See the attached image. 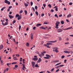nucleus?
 <instances>
[{
    "label": "nucleus",
    "instance_id": "nucleus-8",
    "mask_svg": "<svg viewBox=\"0 0 73 73\" xmlns=\"http://www.w3.org/2000/svg\"><path fill=\"white\" fill-rule=\"evenodd\" d=\"M64 66V65H60L59 66H58L57 67H56V69H58V68L59 67H62V66Z\"/></svg>",
    "mask_w": 73,
    "mask_h": 73
},
{
    "label": "nucleus",
    "instance_id": "nucleus-61",
    "mask_svg": "<svg viewBox=\"0 0 73 73\" xmlns=\"http://www.w3.org/2000/svg\"><path fill=\"white\" fill-rule=\"evenodd\" d=\"M44 42L43 41H42L41 42V44H42H42H44Z\"/></svg>",
    "mask_w": 73,
    "mask_h": 73
},
{
    "label": "nucleus",
    "instance_id": "nucleus-4",
    "mask_svg": "<svg viewBox=\"0 0 73 73\" xmlns=\"http://www.w3.org/2000/svg\"><path fill=\"white\" fill-rule=\"evenodd\" d=\"M53 51L56 52V53H58V50L55 47L53 48Z\"/></svg>",
    "mask_w": 73,
    "mask_h": 73
},
{
    "label": "nucleus",
    "instance_id": "nucleus-43",
    "mask_svg": "<svg viewBox=\"0 0 73 73\" xmlns=\"http://www.w3.org/2000/svg\"><path fill=\"white\" fill-rule=\"evenodd\" d=\"M16 56L17 57H19L20 56V55H19V54H16Z\"/></svg>",
    "mask_w": 73,
    "mask_h": 73
},
{
    "label": "nucleus",
    "instance_id": "nucleus-23",
    "mask_svg": "<svg viewBox=\"0 0 73 73\" xmlns=\"http://www.w3.org/2000/svg\"><path fill=\"white\" fill-rule=\"evenodd\" d=\"M60 23L62 24H64V21H61Z\"/></svg>",
    "mask_w": 73,
    "mask_h": 73
},
{
    "label": "nucleus",
    "instance_id": "nucleus-44",
    "mask_svg": "<svg viewBox=\"0 0 73 73\" xmlns=\"http://www.w3.org/2000/svg\"><path fill=\"white\" fill-rule=\"evenodd\" d=\"M43 24H48V23L46 22H44Z\"/></svg>",
    "mask_w": 73,
    "mask_h": 73
},
{
    "label": "nucleus",
    "instance_id": "nucleus-62",
    "mask_svg": "<svg viewBox=\"0 0 73 73\" xmlns=\"http://www.w3.org/2000/svg\"><path fill=\"white\" fill-rule=\"evenodd\" d=\"M6 21L7 22H8V19H7L6 20Z\"/></svg>",
    "mask_w": 73,
    "mask_h": 73
},
{
    "label": "nucleus",
    "instance_id": "nucleus-15",
    "mask_svg": "<svg viewBox=\"0 0 73 73\" xmlns=\"http://www.w3.org/2000/svg\"><path fill=\"white\" fill-rule=\"evenodd\" d=\"M9 18H10V19H12V18H13V17H14L13 16L11 15H9Z\"/></svg>",
    "mask_w": 73,
    "mask_h": 73
},
{
    "label": "nucleus",
    "instance_id": "nucleus-13",
    "mask_svg": "<svg viewBox=\"0 0 73 73\" xmlns=\"http://www.w3.org/2000/svg\"><path fill=\"white\" fill-rule=\"evenodd\" d=\"M4 48V46L2 44H1L0 45V49L1 50Z\"/></svg>",
    "mask_w": 73,
    "mask_h": 73
},
{
    "label": "nucleus",
    "instance_id": "nucleus-7",
    "mask_svg": "<svg viewBox=\"0 0 73 73\" xmlns=\"http://www.w3.org/2000/svg\"><path fill=\"white\" fill-rule=\"evenodd\" d=\"M35 62H32V64L33 68H35Z\"/></svg>",
    "mask_w": 73,
    "mask_h": 73
},
{
    "label": "nucleus",
    "instance_id": "nucleus-39",
    "mask_svg": "<svg viewBox=\"0 0 73 73\" xmlns=\"http://www.w3.org/2000/svg\"><path fill=\"white\" fill-rule=\"evenodd\" d=\"M54 70V68H52L51 70V72H53V71Z\"/></svg>",
    "mask_w": 73,
    "mask_h": 73
},
{
    "label": "nucleus",
    "instance_id": "nucleus-14",
    "mask_svg": "<svg viewBox=\"0 0 73 73\" xmlns=\"http://www.w3.org/2000/svg\"><path fill=\"white\" fill-rule=\"evenodd\" d=\"M33 60H34V61H37L38 60V58H34L33 59Z\"/></svg>",
    "mask_w": 73,
    "mask_h": 73
},
{
    "label": "nucleus",
    "instance_id": "nucleus-60",
    "mask_svg": "<svg viewBox=\"0 0 73 73\" xmlns=\"http://www.w3.org/2000/svg\"><path fill=\"white\" fill-rule=\"evenodd\" d=\"M51 11L52 12H54V10H53V9H51Z\"/></svg>",
    "mask_w": 73,
    "mask_h": 73
},
{
    "label": "nucleus",
    "instance_id": "nucleus-56",
    "mask_svg": "<svg viewBox=\"0 0 73 73\" xmlns=\"http://www.w3.org/2000/svg\"><path fill=\"white\" fill-rule=\"evenodd\" d=\"M66 21H67V22H68V23H69V20L68 19H66Z\"/></svg>",
    "mask_w": 73,
    "mask_h": 73
},
{
    "label": "nucleus",
    "instance_id": "nucleus-20",
    "mask_svg": "<svg viewBox=\"0 0 73 73\" xmlns=\"http://www.w3.org/2000/svg\"><path fill=\"white\" fill-rule=\"evenodd\" d=\"M40 29H46L43 27H40Z\"/></svg>",
    "mask_w": 73,
    "mask_h": 73
},
{
    "label": "nucleus",
    "instance_id": "nucleus-18",
    "mask_svg": "<svg viewBox=\"0 0 73 73\" xmlns=\"http://www.w3.org/2000/svg\"><path fill=\"white\" fill-rule=\"evenodd\" d=\"M31 40H32L33 39V34L32 33H31Z\"/></svg>",
    "mask_w": 73,
    "mask_h": 73
},
{
    "label": "nucleus",
    "instance_id": "nucleus-26",
    "mask_svg": "<svg viewBox=\"0 0 73 73\" xmlns=\"http://www.w3.org/2000/svg\"><path fill=\"white\" fill-rule=\"evenodd\" d=\"M48 7H49V8H52V6H51V5L50 4H49L48 5Z\"/></svg>",
    "mask_w": 73,
    "mask_h": 73
},
{
    "label": "nucleus",
    "instance_id": "nucleus-63",
    "mask_svg": "<svg viewBox=\"0 0 73 73\" xmlns=\"http://www.w3.org/2000/svg\"><path fill=\"white\" fill-rule=\"evenodd\" d=\"M62 14H60L59 16V17H62Z\"/></svg>",
    "mask_w": 73,
    "mask_h": 73
},
{
    "label": "nucleus",
    "instance_id": "nucleus-51",
    "mask_svg": "<svg viewBox=\"0 0 73 73\" xmlns=\"http://www.w3.org/2000/svg\"><path fill=\"white\" fill-rule=\"evenodd\" d=\"M5 25H8V22H5Z\"/></svg>",
    "mask_w": 73,
    "mask_h": 73
},
{
    "label": "nucleus",
    "instance_id": "nucleus-46",
    "mask_svg": "<svg viewBox=\"0 0 73 73\" xmlns=\"http://www.w3.org/2000/svg\"><path fill=\"white\" fill-rule=\"evenodd\" d=\"M15 68H17V67H18V65H16L15 66Z\"/></svg>",
    "mask_w": 73,
    "mask_h": 73
},
{
    "label": "nucleus",
    "instance_id": "nucleus-27",
    "mask_svg": "<svg viewBox=\"0 0 73 73\" xmlns=\"http://www.w3.org/2000/svg\"><path fill=\"white\" fill-rule=\"evenodd\" d=\"M26 45L27 46H29V44L28 43H27Z\"/></svg>",
    "mask_w": 73,
    "mask_h": 73
},
{
    "label": "nucleus",
    "instance_id": "nucleus-47",
    "mask_svg": "<svg viewBox=\"0 0 73 73\" xmlns=\"http://www.w3.org/2000/svg\"><path fill=\"white\" fill-rule=\"evenodd\" d=\"M65 57V56H62L61 57V58H64Z\"/></svg>",
    "mask_w": 73,
    "mask_h": 73
},
{
    "label": "nucleus",
    "instance_id": "nucleus-3",
    "mask_svg": "<svg viewBox=\"0 0 73 73\" xmlns=\"http://www.w3.org/2000/svg\"><path fill=\"white\" fill-rule=\"evenodd\" d=\"M15 17H18L17 18L18 20H20V19H21L22 18L21 16H20V15L18 14H16Z\"/></svg>",
    "mask_w": 73,
    "mask_h": 73
},
{
    "label": "nucleus",
    "instance_id": "nucleus-10",
    "mask_svg": "<svg viewBox=\"0 0 73 73\" xmlns=\"http://www.w3.org/2000/svg\"><path fill=\"white\" fill-rule=\"evenodd\" d=\"M72 17V14L71 13L69 14H68L67 15V18H68L69 17Z\"/></svg>",
    "mask_w": 73,
    "mask_h": 73
},
{
    "label": "nucleus",
    "instance_id": "nucleus-16",
    "mask_svg": "<svg viewBox=\"0 0 73 73\" xmlns=\"http://www.w3.org/2000/svg\"><path fill=\"white\" fill-rule=\"evenodd\" d=\"M64 52L65 53H70V52L67 51H64Z\"/></svg>",
    "mask_w": 73,
    "mask_h": 73
},
{
    "label": "nucleus",
    "instance_id": "nucleus-64",
    "mask_svg": "<svg viewBox=\"0 0 73 73\" xmlns=\"http://www.w3.org/2000/svg\"><path fill=\"white\" fill-rule=\"evenodd\" d=\"M69 36H71V37H73V35H69Z\"/></svg>",
    "mask_w": 73,
    "mask_h": 73
},
{
    "label": "nucleus",
    "instance_id": "nucleus-52",
    "mask_svg": "<svg viewBox=\"0 0 73 73\" xmlns=\"http://www.w3.org/2000/svg\"><path fill=\"white\" fill-rule=\"evenodd\" d=\"M5 69L6 70V71L7 72H8V70H9V68H7L6 69Z\"/></svg>",
    "mask_w": 73,
    "mask_h": 73
},
{
    "label": "nucleus",
    "instance_id": "nucleus-36",
    "mask_svg": "<svg viewBox=\"0 0 73 73\" xmlns=\"http://www.w3.org/2000/svg\"><path fill=\"white\" fill-rule=\"evenodd\" d=\"M30 4H31V6H32V5H33V2H31L30 3Z\"/></svg>",
    "mask_w": 73,
    "mask_h": 73
},
{
    "label": "nucleus",
    "instance_id": "nucleus-25",
    "mask_svg": "<svg viewBox=\"0 0 73 73\" xmlns=\"http://www.w3.org/2000/svg\"><path fill=\"white\" fill-rule=\"evenodd\" d=\"M61 64V62H60L59 63L56 64L55 65V66H57V65H60V64Z\"/></svg>",
    "mask_w": 73,
    "mask_h": 73
},
{
    "label": "nucleus",
    "instance_id": "nucleus-17",
    "mask_svg": "<svg viewBox=\"0 0 73 73\" xmlns=\"http://www.w3.org/2000/svg\"><path fill=\"white\" fill-rule=\"evenodd\" d=\"M53 62H54V63H57V62H59V60H57L54 61Z\"/></svg>",
    "mask_w": 73,
    "mask_h": 73
},
{
    "label": "nucleus",
    "instance_id": "nucleus-58",
    "mask_svg": "<svg viewBox=\"0 0 73 73\" xmlns=\"http://www.w3.org/2000/svg\"><path fill=\"white\" fill-rule=\"evenodd\" d=\"M65 44H69V43L68 42H66V43H65Z\"/></svg>",
    "mask_w": 73,
    "mask_h": 73
},
{
    "label": "nucleus",
    "instance_id": "nucleus-59",
    "mask_svg": "<svg viewBox=\"0 0 73 73\" xmlns=\"http://www.w3.org/2000/svg\"><path fill=\"white\" fill-rule=\"evenodd\" d=\"M55 10L56 11H58V9H57V8H56Z\"/></svg>",
    "mask_w": 73,
    "mask_h": 73
},
{
    "label": "nucleus",
    "instance_id": "nucleus-22",
    "mask_svg": "<svg viewBox=\"0 0 73 73\" xmlns=\"http://www.w3.org/2000/svg\"><path fill=\"white\" fill-rule=\"evenodd\" d=\"M23 68H22V69L23 70H24V69L25 68V65L24 64H23Z\"/></svg>",
    "mask_w": 73,
    "mask_h": 73
},
{
    "label": "nucleus",
    "instance_id": "nucleus-57",
    "mask_svg": "<svg viewBox=\"0 0 73 73\" xmlns=\"http://www.w3.org/2000/svg\"><path fill=\"white\" fill-rule=\"evenodd\" d=\"M12 8V6H9V9H10V8Z\"/></svg>",
    "mask_w": 73,
    "mask_h": 73
},
{
    "label": "nucleus",
    "instance_id": "nucleus-19",
    "mask_svg": "<svg viewBox=\"0 0 73 73\" xmlns=\"http://www.w3.org/2000/svg\"><path fill=\"white\" fill-rule=\"evenodd\" d=\"M41 25V24L40 23H38L36 25V26L37 27H39V26H40Z\"/></svg>",
    "mask_w": 73,
    "mask_h": 73
},
{
    "label": "nucleus",
    "instance_id": "nucleus-33",
    "mask_svg": "<svg viewBox=\"0 0 73 73\" xmlns=\"http://www.w3.org/2000/svg\"><path fill=\"white\" fill-rule=\"evenodd\" d=\"M55 17H56L57 18H58V17L57 16V14H55L54 15Z\"/></svg>",
    "mask_w": 73,
    "mask_h": 73
},
{
    "label": "nucleus",
    "instance_id": "nucleus-2",
    "mask_svg": "<svg viewBox=\"0 0 73 73\" xmlns=\"http://www.w3.org/2000/svg\"><path fill=\"white\" fill-rule=\"evenodd\" d=\"M60 24V22H57L56 23H55V25H56L55 28H56V29H58V25Z\"/></svg>",
    "mask_w": 73,
    "mask_h": 73
},
{
    "label": "nucleus",
    "instance_id": "nucleus-34",
    "mask_svg": "<svg viewBox=\"0 0 73 73\" xmlns=\"http://www.w3.org/2000/svg\"><path fill=\"white\" fill-rule=\"evenodd\" d=\"M38 55L40 56V57L41 58V57H42V54H39Z\"/></svg>",
    "mask_w": 73,
    "mask_h": 73
},
{
    "label": "nucleus",
    "instance_id": "nucleus-21",
    "mask_svg": "<svg viewBox=\"0 0 73 73\" xmlns=\"http://www.w3.org/2000/svg\"><path fill=\"white\" fill-rule=\"evenodd\" d=\"M35 67H36V68H38V67H39V66L38 65V64H36L35 65Z\"/></svg>",
    "mask_w": 73,
    "mask_h": 73
},
{
    "label": "nucleus",
    "instance_id": "nucleus-29",
    "mask_svg": "<svg viewBox=\"0 0 73 73\" xmlns=\"http://www.w3.org/2000/svg\"><path fill=\"white\" fill-rule=\"evenodd\" d=\"M24 12L25 13V15H27V11L26 10H25Z\"/></svg>",
    "mask_w": 73,
    "mask_h": 73
},
{
    "label": "nucleus",
    "instance_id": "nucleus-24",
    "mask_svg": "<svg viewBox=\"0 0 73 73\" xmlns=\"http://www.w3.org/2000/svg\"><path fill=\"white\" fill-rule=\"evenodd\" d=\"M5 7H3L1 9V11H3V10H4V9H5Z\"/></svg>",
    "mask_w": 73,
    "mask_h": 73
},
{
    "label": "nucleus",
    "instance_id": "nucleus-28",
    "mask_svg": "<svg viewBox=\"0 0 73 73\" xmlns=\"http://www.w3.org/2000/svg\"><path fill=\"white\" fill-rule=\"evenodd\" d=\"M24 5L25 7H27L28 6V4L25 3L24 4Z\"/></svg>",
    "mask_w": 73,
    "mask_h": 73
},
{
    "label": "nucleus",
    "instance_id": "nucleus-1",
    "mask_svg": "<svg viewBox=\"0 0 73 73\" xmlns=\"http://www.w3.org/2000/svg\"><path fill=\"white\" fill-rule=\"evenodd\" d=\"M46 57H43L44 58H45L46 59H50V58H51V56L49 55L48 54H46Z\"/></svg>",
    "mask_w": 73,
    "mask_h": 73
},
{
    "label": "nucleus",
    "instance_id": "nucleus-31",
    "mask_svg": "<svg viewBox=\"0 0 73 73\" xmlns=\"http://www.w3.org/2000/svg\"><path fill=\"white\" fill-rule=\"evenodd\" d=\"M17 64V62H13L12 63V64L13 65V64Z\"/></svg>",
    "mask_w": 73,
    "mask_h": 73
},
{
    "label": "nucleus",
    "instance_id": "nucleus-32",
    "mask_svg": "<svg viewBox=\"0 0 73 73\" xmlns=\"http://www.w3.org/2000/svg\"><path fill=\"white\" fill-rule=\"evenodd\" d=\"M58 38H59V41H61V40L62 39V38H61V37L59 36Z\"/></svg>",
    "mask_w": 73,
    "mask_h": 73
},
{
    "label": "nucleus",
    "instance_id": "nucleus-55",
    "mask_svg": "<svg viewBox=\"0 0 73 73\" xmlns=\"http://www.w3.org/2000/svg\"><path fill=\"white\" fill-rule=\"evenodd\" d=\"M69 4L70 5H72V4H73V3H70Z\"/></svg>",
    "mask_w": 73,
    "mask_h": 73
},
{
    "label": "nucleus",
    "instance_id": "nucleus-50",
    "mask_svg": "<svg viewBox=\"0 0 73 73\" xmlns=\"http://www.w3.org/2000/svg\"><path fill=\"white\" fill-rule=\"evenodd\" d=\"M36 27H33V29L34 30H35V29H36Z\"/></svg>",
    "mask_w": 73,
    "mask_h": 73
},
{
    "label": "nucleus",
    "instance_id": "nucleus-30",
    "mask_svg": "<svg viewBox=\"0 0 73 73\" xmlns=\"http://www.w3.org/2000/svg\"><path fill=\"white\" fill-rule=\"evenodd\" d=\"M35 14L37 16L38 15V13L37 11H35Z\"/></svg>",
    "mask_w": 73,
    "mask_h": 73
},
{
    "label": "nucleus",
    "instance_id": "nucleus-12",
    "mask_svg": "<svg viewBox=\"0 0 73 73\" xmlns=\"http://www.w3.org/2000/svg\"><path fill=\"white\" fill-rule=\"evenodd\" d=\"M72 27H69L67 29H63V31H64L65 30H68V29H72Z\"/></svg>",
    "mask_w": 73,
    "mask_h": 73
},
{
    "label": "nucleus",
    "instance_id": "nucleus-38",
    "mask_svg": "<svg viewBox=\"0 0 73 73\" xmlns=\"http://www.w3.org/2000/svg\"><path fill=\"white\" fill-rule=\"evenodd\" d=\"M23 10H21L19 13H20H20H23Z\"/></svg>",
    "mask_w": 73,
    "mask_h": 73
},
{
    "label": "nucleus",
    "instance_id": "nucleus-9",
    "mask_svg": "<svg viewBox=\"0 0 73 73\" xmlns=\"http://www.w3.org/2000/svg\"><path fill=\"white\" fill-rule=\"evenodd\" d=\"M47 42H51L52 43H54V42H57V40H55L54 41H47Z\"/></svg>",
    "mask_w": 73,
    "mask_h": 73
},
{
    "label": "nucleus",
    "instance_id": "nucleus-6",
    "mask_svg": "<svg viewBox=\"0 0 73 73\" xmlns=\"http://www.w3.org/2000/svg\"><path fill=\"white\" fill-rule=\"evenodd\" d=\"M61 29H58L57 30V32H58V33H60V32H62L63 31L62 30H61Z\"/></svg>",
    "mask_w": 73,
    "mask_h": 73
},
{
    "label": "nucleus",
    "instance_id": "nucleus-37",
    "mask_svg": "<svg viewBox=\"0 0 73 73\" xmlns=\"http://www.w3.org/2000/svg\"><path fill=\"white\" fill-rule=\"evenodd\" d=\"M71 46L69 47V48H73V44L71 45Z\"/></svg>",
    "mask_w": 73,
    "mask_h": 73
},
{
    "label": "nucleus",
    "instance_id": "nucleus-48",
    "mask_svg": "<svg viewBox=\"0 0 73 73\" xmlns=\"http://www.w3.org/2000/svg\"><path fill=\"white\" fill-rule=\"evenodd\" d=\"M21 26L19 25V30H20L21 29Z\"/></svg>",
    "mask_w": 73,
    "mask_h": 73
},
{
    "label": "nucleus",
    "instance_id": "nucleus-35",
    "mask_svg": "<svg viewBox=\"0 0 73 73\" xmlns=\"http://www.w3.org/2000/svg\"><path fill=\"white\" fill-rule=\"evenodd\" d=\"M32 8L33 10V12H35V8H34V7H32Z\"/></svg>",
    "mask_w": 73,
    "mask_h": 73
},
{
    "label": "nucleus",
    "instance_id": "nucleus-42",
    "mask_svg": "<svg viewBox=\"0 0 73 73\" xmlns=\"http://www.w3.org/2000/svg\"><path fill=\"white\" fill-rule=\"evenodd\" d=\"M35 8L36 10H37V6H36L35 7Z\"/></svg>",
    "mask_w": 73,
    "mask_h": 73
},
{
    "label": "nucleus",
    "instance_id": "nucleus-53",
    "mask_svg": "<svg viewBox=\"0 0 73 73\" xmlns=\"http://www.w3.org/2000/svg\"><path fill=\"white\" fill-rule=\"evenodd\" d=\"M46 44L48 45H50V43H49V42H47V43Z\"/></svg>",
    "mask_w": 73,
    "mask_h": 73
},
{
    "label": "nucleus",
    "instance_id": "nucleus-40",
    "mask_svg": "<svg viewBox=\"0 0 73 73\" xmlns=\"http://www.w3.org/2000/svg\"><path fill=\"white\" fill-rule=\"evenodd\" d=\"M16 23V20H14L12 23L13 25H14V23Z\"/></svg>",
    "mask_w": 73,
    "mask_h": 73
},
{
    "label": "nucleus",
    "instance_id": "nucleus-49",
    "mask_svg": "<svg viewBox=\"0 0 73 73\" xmlns=\"http://www.w3.org/2000/svg\"><path fill=\"white\" fill-rule=\"evenodd\" d=\"M44 15H45L44 14H42L41 15V17H42V16H44Z\"/></svg>",
    "mask_w": 73,
    "mask_h": 73
},
{
    "label": "nucleus",
    "instance_id": "nucleus-54",
    "mask_svg": "<svg viewBox=\"0 0 73 73\" xmlns=\"http://www.w3.org/2000/svg\"><path fill=\"white\" fill-rule=\"evenodd\" d=\"M41 53L42 56H44V53L41 52Z\"/></svg>",
    "mask_w": 73,
    "mask_h": 73
},
{
    "label": "nucleus",
    "instance_id": "nucleus-11",
    "mask_svg": "<svg viewBox=\"0 0 73 73\" xmlns=\"http://www.w3.org/2000/svg\"><path fill=\"white\" fill-rule=\"evenodd\" d=\"M42 60L40 58H39L38 60L37 61V63H39V62H40Z\"/></svg>",
    "mask_w": 73,
    "mask_h": 73
},
{
    "label": "nucleus",
    "instance_id": "nucleus-41",
    "mask_svg": "<svg viewBox=\"0 0 73 73\" xmlns=\"http://www.w3.org/2000/svg\"><path fill=\"white\" fill-rule=\"evenodd\" d=\"M60 70V69H58L57 70H56V73H57V72H58Z\"/></svg>",
    "mask_w": 73,
    "mask_h": 73
},
{
    "label": "nucleus",
    "instance_id": "nucleus-5",
    "mask_svg": "<svg viewBox=\"0 0 73 73\" xmlns=\"http://www.w3.org/2000/svg\"><path fill=\"white\" fill-rule=\"evenodd\" d=\"M5 3H6V4H7L8 5L9 4H11V2L9 1H8L7 0H5Z\"/></svg>",
    "mask_w": 73,
    "mask_h": 73
},
{
    "label": "nucleus",
    "instance_id": "nucleus-45",
    "mask_svg": "<svg viewBox=\"0 0 73 73\" xmlns=\"http://www.w3.org/2000/svg\"><path fill=\"white\" fill-rule=\"evenodd\" d=\"M43 6L44 7V8H45V7H46V4H43Z\"/></svg>",
    "mask_w": 73,
    "mask_h": 73
}]
</instances>
